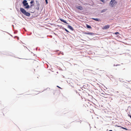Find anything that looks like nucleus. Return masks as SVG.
<instances>
[{"mask_svg":"<svg viewBox=\"0 0 131 131\" xmlns=\"http://www.w3.org/2000/svg\"><path fill=\"white\" fill-rule=\"evenodd\" d=\"M117 2L115 0H111L110 2V4L112 7H113L114 6L116 5Z\"/></svg>","mask_w":131,"mask_h":131,"instance_id":"1","label":"nucleus"},{"mask_svg":"<svg viewBox=\"0 0 131 131\" xmlns=\"http://www.w3.org/2000/svg\"><path fill=\"white\" fill-rule=\"evenodd\" d=\"M110 27V25H107L104 26L102 28V29L103 30L107 29L109 28Z\"/></svg>","mask_w":131,"mask_h":131,"instance_id":"2","label":"nucleus"},{"mask_svg":"<svg viewBox=\"0 0 131 131\" xmlns=\"http://www.w3.org/2000/svg\"><path fill=\"white\" fill-rule=\"evenodd\" d=\"M23 3L24 6H26L28 5V3H27V1L26 0H24L23 1Z\"/></svg>","mask_w":131,"mask_h":131,"instance_id":"3","label":"nucleus"},{"mask_svg":"<svg viewBox=\"0 0 131 131\" xmlns=\"http://www.w3.org/2000/svg\"><path fill=\"white\" fill-rule=\"evenodd\" d=\"M20 10L24 14L26 13V11L23 8H20Z\"/></svg>","mask_w":131,"mask_h":131,"instance_id":"4","label":"nucleus"},{"mask_svg":"<svg viewBox=\"0 0 131 131\" xmlns=\"http://www.w3.org/2000/svg\"><path fill=\"white\" fill-rule=\"evenodd\" d=\"M83 33L84 34L88 35H92L93 34V33L91 32H83Z\"/></svg>","mask_w":131,"mask_h":131,"instance_id":"5","label":"nucleus"},{"mask_svg":"<svg viewBox=\"0 0 131 131\" xmlns=\"http://www.w3.org/2000/svg\"><path fill=\"white\" fill-rule=\"evenodd\" d=\"M24 14L27 16H29L30 15V14L28 12H26Z\"/></svg>","mask_w":131,"mask_h":131,"instance_id":"6","label":"nucleus"},{"mask_svg":"<svg viewBox=\"0 0 131 131\" xmlns=\"http://www.w3.org/2000/svg\"><path fill=\"white\" fill-rule=\"evenodd\" d=\"M77 8L80 10H82L83 9L82 7L81 6H78L77 7Z\"/></svg>","mask_w":131,"mask_h":131,"instance_id":"7","label":"nucleus"},{"mask_svg":"<svg viewBox=\"0 0 131 131\" xmlns=\"http://www.w3.org/2000/svg\"><path fill=\"white\" fill-rule=\"evenodd\" d=\"M60 19V20L61 21H62L65 23H66V24H68L67 23L65 20H64V19Z\"/></svg>","mask_w":131,"mask_h":131,"instance_id":"8","label":"nucleus"},{"mask_svg":"<svg viewBox=\"0 0 131 131\" xmlns=\"http://www.w3.org/2000/svg\"><path fill=\"white\" fill-rule=\"evenodd\" d=\"M92 19H93L95 21H100V20L99 19H98L97 18H92Z\"/></svg>","mask_w":131,"mask_h":131,"instance_id":"9","label":"nucleus"},{"mask_svg":"<svg viewBox=\"0 0 131 131\" xmlns=\"http://www.w3.org/2000/svg\"><path fill=\"white\" fill-rule=\"evenodd\" d=\"M68 27L71 30H73V28L70 25H68Z\"/></svg>","mask_w":131,"mask_h":131,"instance_id":"10","label":"nucleus"},{"mask_svg":"<svg viewBox=\"0 0 131 131\" xmlns=\"http://www.w3.org/2000/svg\"><path fill=\"white\" fill-rule=\"evenodd\" d=\"M107 10V9H104L102 10L101 11V13H103V12H105V11H106V10Z\"/></svg>","mask_w":131,"mask_h":131,"instance_id":"11","label":"nucleus"},{"mask_svg":"<svg viewBox=\"0 0 131 131\" xmlns=\"http://www.w3.org/2000/svg\"><path fill=\"white\" fill-rule=\"evenodd\" d=\"M86 27H87V28H91V27L90 26H89L88 25H87Z\"/></svg>","mask_w":131,"mask_h":131,"instance_id":"12","label":"nucleus"},{"mask_svg":"<svg viewBox=\"0 0 131 131\" xmlns=\"http://www.w3.org/2000/svg\"><path fill=\"white\" fill-rule=\"evenodd\" d=\"M29 8V5H28L26 6V7L25 8Z\"/></svg>","mask_w":131,"mask_h":131,"instance_id":"13","label":"nucleus"},{"mask_svg":"<svg viewBox=\"0 0 131 131\" xmlns=\"http://www.w3.org/2000/svg\"><path fill=\"white\" fill-rule=\"evenodd\" d=\"M121 128H122V129H124L125 130H128V129L127 128H124V127H121Z\"/></svg>","mask_w":131,"mask_h":131,"instance_id":"14","label":"nucleus"},{"mask_svg":"<svg viewBox=\"0 0 131 131\" xmlns=\"http://www.w3.org/2000/svg\"><path fill=\"white\" fill-rule=\"evenodd\" d=\"M46 90L49 91H50V89L49 88H47Z\"/></svg>","mask_w":131,"mask_h":131,"instance_id":"15","label":"nucleus"},{"mask_svg":"<svg viewBox=\"0 0 131 131\" xmlns=\"http://www.w3.org/2000/svg\"><path fill=\"white\" fill-rule=\"evenodd\" d=\"M34 2V1H31L30 2V3L31 4H32Z\"/></svg>","mask_w":131,"mask_h":131,"instance_id":"16","label":"nucleus"},{"mask_svg":"<svg viewBox=\"0 0 131 131\" xmlns=\"http://www.w3.org/2000/svg\"><path fill=\"white\" fill-rule=\"evenodd\" d=\"M65 30L67 32H69V31L66 29H65Z\"/></svg>","mask_w":131,"mask_h":131,"instance_id":"17","label":"nucleus"},{"mask_svg":"<svg viewBox=\"0 0 131 131\" xmlns=\"http://www.w3.org/2000/svg\"><path fill=\"white\" fill-rule=\"evenodd\" d=\"M46 4H47L48 3L47 0H45Z\"/></svg>","mask_w":131,"mask_h":131,"instance_id":"18","label":"nucleus"},{"mask_svg":"<svg viewBox=\"0 0 131 131\" xmlns=\"http://www.w3.org/2000/svg\"><path fill=\"white\" fill-rule=\"evenodd\" d=\"M119 34V33L118 32H116L115 33V34L116 35H117V34Z\"/></svg>","mask_w":131,"mask_h":131,"instance_id":"19","label":"nucleus"},{"mask_svg":"<svg viewBox=\"0 0 131 131\" xmlns=\"http://www.w3.org/2000/svg\"><path fill=\"white\" fill-rule=\"evenodd\" d=\"M101 1L103 3H104L105 2L104 0H101Z\"/></svg>","mask_w":131,"mask_h":131,"instance_id":"20","label":"nucleus"},{"mask_svg":"<svg viewBox=\"0 0 131 131\" xmlns=\"http://www.w3.org/2000/svg\"><path fill=\"white\" fill-rule=\"evenodd\" d=\"M57 86L58 88H60V89H62L59 86Z\"/></svg>","mask_w":131,"mask_h":131,"instance_id":"21","label":"nucleus"},{"mask_svg":"<svg viewBox=\"0 0 131 131\" xmlns=\"http://www.w3.org/2000/svg\"><path fill=\"white\" fill-rule=\"evenodd\" d=\"M129 116L131 118V115H128V116Z\"/></svg>","mask_w":131,"mask_h":131,"instance_id":"22","label":"nucleus"},{"mask_svg":"<svg viewBox=\"0 0 131 131\" xmlns=\"http://www.w3.org/2000/svg\"><path fill=\"white\" fill-rule=\"evenodd\" d=\"M32 6V5H30V6Z\"/></svg>","mask_w":131,"mask_h":131,"instance_id":"23","label":"nucleus"},{"mask_svg":"<svg viewBox=\"0 0 131 131\" xmlns=\"http://www.w3.org/2000/svg\"><path fill=\"white\" fill-rule=\"evenodd\" d=\"M109 131H112V130H109Z\"/></svg>","mask_w":131,"mask_h":131,"instance_id":"24","label":"nucleus"}]
</instances>
